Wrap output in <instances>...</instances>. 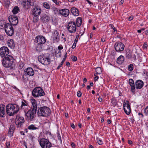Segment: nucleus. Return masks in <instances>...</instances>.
Segmentation results:
<instances>
[{"instance_id": "nucleus-34", "label": "nucleus", "mask_w": 148, "mask_h": 148, "mask_svg": "<svg viewBox=\"0 0 148 148\" xmlns=\"http://www.w3.org/2000/svg\"><path fill=\"white\" fill-rule=\"evenodd\" d=\"M96 72L97 73V74H100L101 73V68L99 67H97L96 69Z\"/></svg>"}, {"instance_id": "nucleus-7", "label": "nucleus", "mask_w": 148, "mask_h": 148, "mask_svg": "<svg viewBox=\"0 0 148 148\" xmlns=\"http://www.w3.org/2000/svg\"><path fill=\"white\" fill-rule=\"evenodd\" d=\"M66 27L68 31L71 33H74L76 30V26L75 22L70 21L67 24Z\"/></svg>"}, {"instance_id": "nucleus-33", "label": "nucleus", "mask_w": 148, "mask_h": 148, "mask_svg": "<svg viewBox=\"0 0 148 148\" xmlns=\"http://www.w3.org/2000/svg\"><path fill=\"white\" fill-rule=\"evenodd\" d=\"M126 57L128 59L131 58L132 56V53L129 51L127 52L126 54Z\"/></svg>"}, {"instance_id": "nucleus-43", "label": "nucleus", "mask_w": 148, "mask_h": 148, "mask_svg": "<svg viewBox=\"0 0 148 148\" xmlns=\"http://www.w3.org/2000/svg\"><path fill=\"white\" fill-rule=\"evenodd\" d=\"M97 142L98 144L99 145H101L103 144V141L101 140L97 139Z\"/></svg>"}, {"instance_id": "nucleus-39", "label": "nucleus", "mask_w": 148, "mask_h": 148, "mask_svg": "<svg viewBox=\"0 0 148 148\" xmlns=\"http://www.w3.org/2000/svg\"><path fill=\"white\" fill-rule=\"evenodd\" d=\"M134 66L132 64H130L128 66V69L129 71H132L133 70Z\"/></svg>"}, {"instance_id": "nucleus-48", "label": "nucleus", "mask_w": 148, "mask_h": 148, "mask_svg": "<svg viewBox=\"0 0 148 148\" xmlns=\"http://www.w3.org/2000/svg\"><path fill=\"white\" fill-rule=\"evenodd\" d=\"M76 42H74L73 43V45H72V49H74L76 46Z\"/></svg>"}, {"instance_id": "nucleus-51", "label": "nucleus", "mask_w": 148, "mask_h": 148, "mask_svg": "<svg viewBox=\"0 0 148 148\" xmlns=\"http://www.w3.org/2000/svg\"><path fill=\"white\" fill-rule=\"evenodd\" d=\"M133 16H131L129 17L128 20L129 21H131L133 19Z\"/></svg>"}, {"instance_id": "nucleus-9", "label": "nucleus", "mask_w": 148, "mask_h": 148, "mask_svg": "<svg viewBox=\"0 0 148 148\" xmlns=\"http://www.w3.org/2000/svg\"><path fill=\"white\" fill-rule=\"evenodd\" d=\"M5 31L8 36H12L14 34V31L12 25L10 23L5 24L4 26Z\"/></svg>"}, {"instance_id": "nucleus-26", "label": "nucleus", "mask_w": 148, "mask_h": 148, "mask_svg": "<svg viewBox=\"0 0 148 148\" xmlns=\"http://www.w3.org/2000/svg\"><path fill=\"white\" fill-rule=\"evenodd\" d=\"M72 14L75 16H78L79 15V11L75 8H72L71 10Z\"/></svg>"}, {"instance_id": "nucleus-46", "label": "nucleus", "mask_w": 148, "mask_h": 148, "mask_svg": "<svg viewBox=\"0 0 148 148\" xmlns=\"http://www.w3.org/2000/svg\"><path fill=\"white\" fill-rule=\"evenodd\" d=\"M6 144V148H10V141L7 142Z\"/></svg>"}, {"instance_id": "nucleus-14", "label": "nucleus", "mask_w": 148, "mask_h": 148, "mask_svg": "<svg viewBox=\"0 0 148 148\" xmlns=\"http://www.w3.org/2000/svg\"><path fill=\"white\" fill-rule=\"evenodd\" d=\"M9 20L11 25H16L18 23V19L15 15L10 16L9 17Z\"/></svg>"}, {"instance_id": "nucleus-44", "label": "nucleus", "mask_w": 148, "mask_h": 148, "mask_svg": "<svg viewBox=\"0 0 148 148\" xmlns=\"http://www.w3.org/2000/svg\"><path fill=\"white\" fill-rule=\"evenodd\" d=\"M53 10L54 11V14H57L58 12L57 9L56 8H53Z\"/></svg>"}, {"instance_id": "nucleus-19", "label": "nucleus", "mask_w": 148, "mask_h": 148, "mask_svg": "<svg viewBox=\"0 0 148 148\" xmlns=\"http://www.w3.org/2000/svg\"><path fill=\"white\" fill-rule=\"evenodd\" d=\"M129 83L131 87V92L133 93L135 91V88L133 80L132 79H129Z\"/></svg>"}, {"instance_id": "nucleus-5", "label": "nucleus", "mask_w": 148, "mask_h": 148, "mask_svg": "<svg viewBox=\"0 0 148 148\" xmlns=\"http://www.w3.org/2000/svg\"><path fill=\"white\" fill-rule=\"evenodd\" d=\"M32 95L34 97H37L44 95L45 93L41 88L37 87L33 89L32 92Z\"/></svg>"}, {"instance_id": "nucleus-41", "label": "nucleus", "mask_w": 148, "mask_h": 148, "mask_svg": "<svg viewBox=\"0 0 148 148\" xmlns=\"http://www.w3.org/2000/svg\"><path fill=\"white\" fill-rule=\"evenodd\" d=\"M57 135L58 139L60 140V143H62V141L61 140V137L60 134L58 132L57 133Z\"/></svg>"}, {"instance_id": "nucleus-4", "label": "nucleus", "mask_w": 148, "mask_h": 148, "mask_svg": "<svg viewBox=\"0 0 148 148\" xmlns=\"http://www.w3.org/2000/svg\"><path fill=\"white\" fill-rule=\"evenodd\" d=\"M24 111L27 119L28 121H31L34 118L37 110L31 108L26 112L27 110H24Z\"/></svg>"}, {"instance_id": "nucleus-11", "label": "nucleus", "mask_w": 148, "mask_h": 148, "mask_svg": "<svg viewBox=\"0 0 148 148\" xmlns=\"http://www.w3.org/2000/svg\"><path fill=\"white\" fill-rule=\"evenodd\" d=\"M124 47V45L121 42H116L114 45L115 49L116 51L118 52L123 51Z\"/></svg>"}, {"instance_id": "nucleus-47", "label": "nucleus", "mask_w": 148, "mask_h": 148, "mask_svg": "<svg viewBox=\"0 0 148 148\" xmlns=\"http://www.w3.org/2000/svg\"><path fill=\"white\" fill-rule=\"evenodd\" d=\"M82 95V92L80 91H78L77 92V96L78 97H80Z\"/></svg>"}, {"instance_id": "nucleus-13", "label": "nucleus", "mask_w": 148, "mask_h": 148, "mask_svg": "<svg viewBox=\"0 0 148 148\" xmlns=\"http://www.w3.org/2000/svg\"><path fill=\"white\" fill-rule=\"evenodd\" d=\"M24 122L25 120L23 117L18 115L16 116L15 123L18 127H21Z\"/></svg>"}, {"instance_id": "nucleus-56", "label": "nucleus", "mask_w": 148, "mask_h": 148, "mask_svg": "<svg viewBox=\"0 0 148 148\" xmlns=\"http://www.w3.org/2000/svg\"><path fill=\"white\" fill-rule=\"evenodd\" d=\"M128 143H129V144L130 145H131V144H132V142L131 140H128Z\"/></svg>"}, {"instance_id": "nucleus-32", "label": "nucleus", "mask_w": 148, "mask_h": 148, "mask_svg": "<svg viewBox=\"0 0 148 148\" xmlns=\"http://www.w3.org/2000/svg\"><path fill=\"white\" fill-rule=\"evenodd\" d=\"M28 129L30 130H36L39 129L38 127H35V126L33 124L29 126L28 127Z\"/></svg>"}, {"instance_id": "nucleus-61", "label": "nucleus", "mask_w": 148, "mask_h": 148, "mask_svg": "<svg viewBox=\"0 0 148 148\" xmlns=\"http://www.w3.org/2000/svg\"><path fill=\"white\" fill-rule=\"evenodd\" d=\"M98 99L99 102H101L102 101V99L101 97H99Z\"/></svg>"}, {"instance_id": "nucleus-59", "label": "nucleus", "mask_w": 148, "mask_h": 148, "mask_svg": "<svg viewBox=\"0 0 148 148\" xmlns=\"http://www.w3.org/2000/svg\"><path fill=\"white\" fill-rule=\"evenodd\" d=\"M87 79L86 78H84L83 79V82L84 83H85L87 82Z\"/></svg>"}, {"instance_id": "nucleus-1", "label": "nucleus", "mask_w": 148, "mask_h": 148, "mask_svg": "<svg viewBox=\"0 0 148 148\" xmlns=\"http://www.w3.org/2000/svg\"><path fill=\"white\" fill-rule=\"evenodd\" d=\"M14 61V59L13 57L11 55H8L3 59L2 63V65L4 67H10L11 69H12L15 66Z\"/></svg>"}, {"instance_id": "nucleus-54", "label": "nucleus", "mask_w": 148, "mask_h": 148, "mask_svg": "<svg viewBox=\"0 0 148 148\" xmlns=\"http://www.w3.org/2000/svg\"><path fill=\"white\" fill-rule=\"evenodd\" d=\"M53 2L55 3L56 5H58L59 4V3H58L57 0H52Z\"/></svg>"}, {"instance_id": "nucleus-17", "label": "nucleus", "mask_w": 148, "mask_h": 148, "mask_svg": "<svg viewBox=\"0 0 148 148\" xmlns=\"http://www.w3.org/2000/svg\"><path fill=\"white\" fill-rule=\"evenodd\" d=\"M25 74L29 76H32L34 74L33 69L30 67H29L25 70Z\"/></svg>"}, {"instance_id": "nucleus-52", "label": "nucleus", "mask_w": 148, "mask_h": 148, "mask_svg": "<svg viewBox=\"0 0 148 148\" xmlns=\"http://www.w3.org/2000/svg\"><path fill=\"white\" fill-rule=\"evenodd\" d=\"M65 58L64 59H63L62 61L60 63V64L61 65H62L63 64L64 62L65 61Z\"/></svg>"}, {"instance_id": "nucleus-58", "label": "nucleus", "mask_w": 148, "mask_h": 148, "mask_svg": "<svg viewBox=\"0 0 148 148\" xmlns=\"http://www.w3.org/2000/svg\"><path fill=\"white\" fill-rule=\"evenodd\" d=\"M138 114L139 115H141V116H140L141 117H143V114L141 113H138Z\"/></svg>"}, {"instance_id": "nucleus-30", "label": "nucleus", "mask_w": 148, "mask_h": 148, "mask_svg": "<svg viewBox=\"0 0 148 148\" xmlns=\"http://www.w3.org/2000/svg\"><path fill=\"white\" fill-rule=\"evenodd\" d=\"M20 10L18 7L17 6L15 7L13 10H12V12L14 14H16L18 13Z\"/></svg>"}, {"instance_id": "nucleus-3", "label": "nucleus", "mask_w": 148, "mask_h": 148, "mask_svg": "<svg viewBox=\"0 0 148 148\" xmlns=\"http://www.w3.org/2000/svg\"><path fill=\"white\" fill-rule=\"evenodd\" d=\"M50 114V110L47 107L43 106L38 108L37 114L38 116L47 117Z\"/></svg>"}, {"instance_id": "nucleus-50", "label": "nucleus", "mask_w": 148, "mask_h": 148, "mask_svg": "<svg viewBox=\"0 0 148 148\" xmlns=\"http://www.w3.org/2000/svg\"><path fill=\"white\" fill-rule=\"evenodd\" d=\"M58 49L59 50H61L63 49V47L62 46V45H60L58 47Z\"/></svg>"}, {"instance_id": "nucleus-27", "label": "nucleus", "mask_w": 148, "mask_h": 148, "mask_svg": "<svg viewBox=\"0 0 148 148\" xmlns=\"http://www.w3.org/2000/svg\"><path fill=\"white\" fill-rule=\"evenodd\" d=\"M31 101L33 106L32 109L37 110V104L36 101L34 99H31Z\"/></svg>"}, {"instance_id": "nucleus-29", "label": "nucleus", "mask_w": 148, "mask_h": 148, "mask_svg": "<svg viewBox=\"0 0 148 148\" xmlns=\"http://www.w3.org/2000/svg\"><path fill=\"white\" fill-rule=\"evenodd\" d=\"M76 23L77 27H79L82 23V18L80 17L77 18L76 20Z\"/></svg>"}, {"instance_id": "nucleus-6", "label": "nucleus", "mask_w": 148, "mask_h": 148, "mask_svg": "<svg viewBox=\"0 0 148 148\" xmlns=\"http://www.w3.org/2000/svg\"><path fill=\"white\" fill-rule=\"evenodd\" d=\"M39 62L44 65H47L50 64L51 59L48 57H46L44 55L39 56L38 57Z\"/></svg>"}, {"instance_id": "nucleus-2", "label": "nucleus", "mask_w": 148, "mask_h": 148, "mask_svg": "<svg viewBox=\"0 0 148 148\" xmlns=\"http://www.w3.org/2000/svg\"><path fill=\"white\" fill-rule=\"evenodd\" d=\"M6 107V113L9 116H12L16 114L19 110V106L16 104H9Z\"/></svg>"}, {"instance_id": "nucleus-10", "label": "nucleus", "mask_w": 148, "mask_h": 148, "mask_svg": "<svg viewBox=\"0 0 148 148\" xmlns=\"http://www.w3.org/2000/svg\"><path fill=\"white\" fill-rule=\"evenodd\" d=\"M9 50L6 47L3 46L0 48V55L1 58H4L8 56Z\"/></svg>"}, {"instance_id": "nucleus-49", "label": "nucleus", "mask_w": 148, "mask_h": 148, "mask_svg": "<svg viewBox=\"0 0 148 148\" xmlns=\"http://www.w3.org/2000/svg\"><path fill=\"white\" fill-rule=\"evenodd\" d=\"M143 47L144 48H146L147 47V45L146 42H145L143 45Z\"/></svg>"}, {"instance_id": "nucleus-24", "label": "nucleus", "mask_w": 148, "mask_h": 148, "mask_svg": "<svg viewBox=\"0 0 148 148\" xmlns=\"http://www.w3.org/2000/svg\"><path fill=\"white\" fill-rule=\"evenodd\" d=\"M8 46L12 49H14L15 47V44L14 40L12 39L8 40L7 41Z\"/></svg>"}, {"instance_id": "nucleus-42", "label": "nucleus", "mask_w": 148, "mask_h": 148, "mask_svg": "<svg viewBox=\"0 0 148 148\" xmlns=\"http://www.w3.org/2000/svg\"><path fill=\"white\" fill-rule=\"evenodd\" d=\"M144 112L146 115H148V106L144 109Z\"/></svg>"}, {"instance_id": "nucleus-12", "label": "nucleus", "mask_w": 148, "mask_h": 148, "mask_svg": "<svg viewBox=\"0 0 148 148\" xmlns=\"http://www.w3.org/2000/svg\"><path fill=\"white\" fill-rule=\"evenodd\" d=\"M46 39L45 38L42 36H38L35 38L34 42L37 44L42 45L45 42Z\"/></svg>"}, {"instance_id": "nucleus-20", "label": "nucleus", "mask_w": 148, "mask_h": 148, "mask_svg": "<svg viewBox=\"0 0 148 148\" xmlns=\"http://www.w3.org/2000/svg\"><path fill=\"white\" fill-rule=\"evenodd\" d=\"M60 14L64 16H67L69 14V10L67 9H62L59 11Z\"/></svg>"}, {"instance_id": "nucleus-21", "label": "nucleus", "mask_w": 148, "mask_h": 148, "mask_svg": "<svg viewBox=\"0 0 148 148\" xmlns=\"http://www.w3.org/2000/svg\"><path fill=\"white\" fill-rule=\"evenodd\" d=\"M143 82L140 80H137L135 82L136 88V89H140L143 86Z\"/></svg>"}, {"instance_id": "nucleus-55", "label": "nucleus", "mask_w": 148, "mask_h": 148, "mask_svg": "<svg viewBox=\"0 0 148 148\" xmlns=\"http://www.w3.org/2000/svg\"><path fill=\"white\" fill-rule=\"evenodd\" d=\"M71 127L73 129L75 128L74 125L73 123H72L71 125Z\"/></svg>"}, {"instance_id": "nucleus-45", "label": "nucleus", "mask_w": 148, "mask_h": 148, "mask_svg": "<svg viewBox=\"0 0 148 148\" xmlns=\"http://www.w3.org/2000/svg\"><path fill=\"white\" fill-rule=\"evenodd\" d=\"M71 59L74 62L76 61L77 60V58L74 56H72Z\"/></svg>"}, {"instance_id": "nucleus-57", "label": "nucleus", "mask_w": 148, "mask_h": 148, "mask_svg": "<svg viewBox=\"0 0 148 148\" xmlns=\"http://www.w3.org/2000/svg\"><path fill=\"white\" fill-rule=\"evenodd\" d=\"M107 122L108 124H110L111 123V121L110 119H108L107 120Z\"/></svg>"}, {"instance_id": "nucleus-35", "label": "nucleus", "mask_w": 148, "mask_h": 148, "mask_svg": "<svg viewBox=\"0 0 148 148\" xmlns=\"http://www.w3.org/2000/svg\"><path fill=\"white\" fill-rule=\"evenodd\" d=\"M111 103L112 104L113 106H115L117 104L116 101V100L114 98L112 99L111 101Z\"/></svg>"}, {"instance_id": "nucleus-8", "label": "nucleus", "mask_w": 148, "mask_h": 148, "mask_svg": "<svg viewBox=\"0 0 148 148\" xmlns=\"http://www.w3.org/2000/svg\"><path fill=\"white\" fill-rule=\"evenodd\" d=\"M39 142L42 148H50L51 147V144L47 139L44 138L41 139Z\"/></svg>"}, {"instance_id": "nucleus-28", "label": "nucleus", "mask_w": 148, "mask_h": 148, "mask_svg": "<svg viewBox=\"0 0 148 148\" xmlns=\"http://www.w3.org/2000/svg\"><path fill=\"white\" fill-rule=\"evenodd\" d=\"M124 60V57L122 55L119 56L117 59V62L119 64H121Z\"/></svg>"}, {"instance_id": "nucleus-53", "label": "nucleus", "mask_w": 148, "mask_h": 148, "mask_svg": "<svg viewBox=\"0 0 148 148\" xmlns=\"http://www.w3.org/2000/svg\"><path fill=\"white\" fill-rule=\"evenodd\" d=\"M99 78V77L98 76H96L94 77V80L95 81H97Z\"/></svg>"}, {"instance_id": "nucleus-40", "label": "nucleus", "mask_w": 148, "mask_h": 148, "mask_svg": "<svg viewBox=\"0 0 148 148\" xmlns=\"http://www.w3.org/2000/svg\"><path fill=\"white\" fill-rule=\"evenodd\" d=\"M25 107H27V108H29L28 106L25 103H24L23 101L22 102V104L21 106V108L24 109V108H25Z\"/></svg>"}, {"instance_id": "nucleus-37", "label": "nucleus", "mask_w": 148, "mask_h": 148, "mask_svg": "<svg viewBox=\"0 0 148 148\" xmlns=\"http://www.w3.org/2000/svg\"><path fill=\"white\" fill-rule=\"evenodd\" d=\"M5 21L1 20L0 21V27H2L3 28L5 25Z\"/></svg>"}, {"instance_id": "nucleus-25", "label": "nucleus", "mask_w": 148, "mask_h": 148, "mask_svg": "<svg viewBox=\"0 0 148 148\" xmlns=\"http://www.w3.org/2000/svg\"><path fill=\"white\" fill-rule=\"evenodd\" d=\"M14 129L15 127L13 125H10L8 132V135L10 137L13 136Z\"/></svg>"}, {"instance_id": "nucleus-23", "label": "nucleus", "mask_w": 148, "mask_h": 148, "mask_svg": "<svg viewBox=\"0 0 148 148\" xmlns=\"http://www.w3.org/2000/svg\"><path fill=\"white\" fill-rule=\"evenodd\" d=\"M54 42H57L59 40V35L58 32H54L53 36Z\"/></svg>"}, {"instance_id": "nucleus-38", "label": "nucleus", "mask_w": 148, "mask_h": 148, "mask_svg": "<svg viewBox=\"0 0 148 148\" xmlns=\"http://www.w3.org/2000/svg\"><path fill=\"white\" fill-rule=\"evenodd\" d=\"M43 6L46 8L49 9L50 8V6L49 4L47 2H45L43 3Z\"/></svg>"}, {"instance_id": "nucleus-60", "label": "nucleus", "mask_w": 148, "mask_h": 148, "mask_svg": "<svg viewBox=\"0 0 148 148\" xmlns=\"http://www.w3.org/2000/svg\"><path fill=\"white\" fill-rule=\"evenodd\" d=\"M67 53H66L65 55H64V58H63V59H65V60H66V58L67 57Z\"/></svg>"}, {"instance_id": "nucleus-63", "label": "nucleus", "mask_w": 148, "mask_h": 148, "mask_svg": "<svg viewBox=\"0 0 148 148\" xmlns=\"http://www.w3.org/2000/svg\"><path fill=\"white\" fill-rule=\"evenodd\" d=\"M124 2V0H121L120 2V5H122Z\"/></svg>"}, {"instance_id": "nucleus-22", "label": "nucleus", "mask_w": 148, "mask_h": 148, "mask_svg": "<svg viewBox=\"0 0 148 148\" xmlns=\"http://www.w3.org/2000/svg\"><path fill=\"white\" fill-rule=\"evenodd\" d=\"M50 19V17L45 14L41 16L40 20L42 22L45 23L48 22Z\"/></svg>"}, {"instance_id": "nucleus-36", "label": "nucleus", "mask_w": 148, "mask_h": 148, "mask_svg": "<svg viewBox=\"0 0 148 148\" xmlns=\"http://www.w3.org/2000/svg\"><path fill=\"white\" fill-rule=\"evenodd\" d=\"M38 16L34 15V16L33 17V22L34 23H36L38 21Z\"/></svg>"}, {"instance_id": "nucleus-64", "label": "nucleus", "mask_w": 148, "mask_h": 148, "mask_svg": "<svg viewBox=\"0 0 148 148\" xmlns=\"http://www.w3.org/2000/svg\"><path fill=\"white\" fill-rule=\"evenodd\" d=\"M90 4H92V3L90 1L88 0H86Z\"/></svg>"}, {"instance_id": "nucleus-62", "label": "nucleus", "mask_w": 148, "mask_h": 148, "mask_svg": "<svg viewBox=\"0 0 148 148\" xmlns=\"http://www.w3.org/2000/svg\"><path fill=\"white\" fill-rule=\"evenodd\" d=\"M111 28L114 31H116V29L115 28V27L113 26H111Z\"/></svg>"}, {"instance_id": "nucleus-16", "label": "nucleus", "mask_w": 148, "mask_h": 148, "mask_svg": "<svg viewBox=\"0 0 148 148\" xmlns=\"http://www.w3.org/2000/svg\"><path fill=\"white\" fill-rule=\"evenodd\" d=\"M32 12L33 15L38 16L41 12V9L39 7H36L33 9Z\"/></svg>"}, {"instance_id": "nucleus-31", "label": "nucleus", "mask_w": 148, "mask_h": 148, "mask_svg": "<svg viewBox=\"0 0 148 148\" xmlns=\"http://www.w3.org/2000/svg\"><path fill=\"white\" fill-rule=\"evenodd\" d=\"M36 51L37 52H40L42 51L41 45L38 44L36 48Z\"/></svg>"}, {"instance_id": "nucleus-18", "label": "nucleus", "mask_w": 148, "mask_h": 148, "mask_svg": "<svg viewBox=\"0 0 148 148\" xmlns=\"http://www.w3.org/2000/svg\"><path fill=\"white\" fill-rule=\"evenodd\" d=\"M5 107L3 104H0V117H3L5 114Z\"/></svg>"}, {"instance_id": "nucleus-15", "label": "nucleus", "mask_w": 148, "mask_h": 148, "mask_svg": "<svg viewBox=\"0 0 148 148\" xmlns=\"http://www.w3.org/2000/svg\"><path fill=\"white\" fill-rule=\"evenodd\" d=\"M123 107L125 113L127 115L129 114L130 113L131 109L129 101H127L126 102H124Z\"/></svg>"}]
</instances>
